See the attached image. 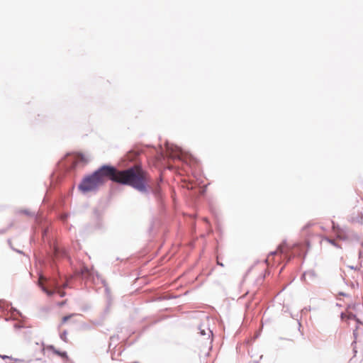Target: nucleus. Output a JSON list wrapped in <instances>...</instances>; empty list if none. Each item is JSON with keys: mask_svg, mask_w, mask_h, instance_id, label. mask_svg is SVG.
I'll return each instance as SVG.
<instances>
[{"mask_svg": "<svg viewBox=\"0 0 363 363\" xmlns=\"http://www.w3.org/2000/svg\"><path fill=\"white\" fill-rule=\"evenodd\" d=\"M0 357L3 359H10L12 361L11 363H25V361L22 359L13 358L11 356H8L5 354H0Z\"/></svg>", "mask_w": 363, "mask_h": 363, "instance_id": "nucleus-11", "label": "nucleus"}, {"mask_svg": "<svg viewBox=\"0 0 363 363\" xmlns=\"http://www.w3.org/2000/svg\"><path fill=\"white\" fill-rule=\"evenodd\" d=\"M104 288H105V292H106V297H107V302H108V303H110V302H111V290H110L108 286H107L106 287H104Z\"/></svg>", "mask_w": 363, "mask_h": 363, "instance_id": "nucleus-17", "label": "nucleus"}, {"mask_svg": "<svg viewBox=\"0 0 363 363\" xmlns=\"http://www.w3.org/2000/svg\"><path fill=\"white\" fill-rule=\"evenodd\" d=\"M14 329L15 330H20L21 328H23V325L21 323H15L14 325Z\"/></svg>", "mask_w": 363, "mask_h": 363, "instance_id": "nucleus-26", "label": "nucleus"}, {"mask_svg": "<svg viewBox=\"0 0 363 363\" xmlns=\"http://www.w3.org/2000/svg\"><path fill=\"white\" fill-rule=\"evenodd\" d=\"M349 318L354 320L356 322H359V319L357 317V315L355 314H353V313H350L349 314Z\"/></svg>", "mask_w": 363, "mask_h": 363, "instance_id": "nucleus-25", "label": "nucleus"}, {"mask_svg": "<svg viewBox=\"0 0 363 363\" xmlns=\"http://www.w3.org/2000/svg\"><path fill=\"white\" fill-rule=\"evenodd\" d=\"M105 320V315L101 316L99 319L95 320L92 321V323L95 325H102L104 321Z\"/></svg>", "mask_w": 363, "mask_h": 363, "instance_id": "nucleus-16", "label": "nucleus"}, {"mask_svg": "<svg viewBox=\"0 0 363 363\" xmlns=\"http://www.w3.org/2000/svg\"><path fill=\"white\" fill-rule=\"evenodd\" d=\"M147 173L138 164H134L125 169H119L118 184L129 186L141 193H152L157 198L161 197V189L157 186L152 187L148 185Z\"/></svg>", "mask_w": 363, "mask_h": 363, "instance_id": "nucleus-1", "label": "nucleus"}, {"mask_svg": "<svg viewBox=\"0 0 363 363\" xmlns=\"http://www.w3.org/2000/svg\"><path fill=\"white\" fill-rule=\"evenodd\" d=\"M200 333H201V335H206V333H205V331L203 330H201Z\"/></svg>", "mask_w": 363, "mask_h": 363, "instance_id": "nucleus-34", "label": "nucleus"}, {"mask_svg": "<svg viewBox=\"0 0 363 363\" xmlns=\"http://www.w3.org/2000/svg\"><path fill=\"white\" fill-rule=\"evenodd\" d=\"M111 305V302H110V303H108V302H107V306L104 309L101 316H104L105 315V317H106L107 315V314L109 313V308H110Z\"/></svg>", "mask_w": 363, "mask_h": 363, "instance_id": "nucleus-20", "label": "nucleus"}, {"mask_svg": "<svg viewBox=\"0 0 363 363\" xmlns=\"http://www.w3.org/2000/svg\"><path fill=\"white\" fill-rule=\"evenodd\" d=\"M133 363H139V362H133Z\"/></svg>", "mask_w": 363, "mask_h": 363, "instance_id": "nucleus-39", "label": "nucleus"}, {"mask_svg": "<svg viewBox=\"0 0 363 363\" xmlns=\"http://www.w3.org/2000/svg\"><path fill=\"white\" fill-rule=\"evenodd\" d=\"M279 252V250H274V251H272V252L269 254V255H277V252Z\"/></svg>", "mask_w": 363, "mask_h": 363, "instance_id": "nucleus-29", "label": "nucleus"}, {"mask_svg": "<svg viewBox=\"0 0 363 363\" xmlns=\"http://www.w3.org/2000/svg\"><path fill=\"white\" fill-rule=\"evenodd\" d=\"M42 239L43 242H47L49 249L47 250V255L50 259V267L54 269L55 260L60 258H69L65 249L60 247L55 242L48 237V229L43 228Z\"/></svg>", "mask_w": 363, "mask_h": 363, "instance_id": "nucleus-2", "label": "nucleus"}, {"mask_svg": "<svg viewBox=\"0 0 363 363\" xmlns=\"http://www.w3.org/2000/svg\"><path fill=\"white\" fill-rule=\"evenodd\" d=\"M74 314H69L67 315H65L62 318V323H66L68 320H69Z\"/></svg>", "mask_w": 363, "mask_h": 363, "instance_id": "nucleus-22", "label": "nucleus"}, {"mask_svg": "<svg viewBox=\"0 0 363 363\" xmlns=\"http://www.w3.org/2000/svg\"><path fill=\"white\" fill-rule=\"evenodd\" d=\"M96 274L92 269H90L87 266L82 265L79 269L77 271V274L83 279L88 281H94V274Z\"/></svg>", "mask_w": 363, "mask_h": 363, "instance_id": "nucleus-8", "label": "nucleus"}, {"mask_svg": "<svg viewBox=\"0 0 363 363\" xmlns=\"http://www.w3.org/2000/svg\"><path fill=\"white\" fill-rule=\"evenodd\" d=\"M343 315H344V314L342 313H341V318H343Z\"/></svg>", "mask_w": 363, "mask_h": 363, "instance_id": "nucleus-38", "label": "nucleus"}, {"mask_svg": "<svg viewBox=\"0 0 363 363\" xmlns=\"http://www.w3.org/2000/svg\"><path fill=\"white\" fill-rule=\"evenodd\" d=\"M357 326H358V328L359 327V325H362L363 326V323L360 320H359V322H357Z\"/></svg>", "mask_w": 363, "mask_h": 363, "instance_id": "nucleus-31", "label": "nucleus"}, {"mask_svg": "<svg viewBox=\"0 0 363 363\" xmlns=\"http://www.w3.org/2000/svg\"><path fill=\"white\" fill-rule=\"evenodd\" d=\"M167 157L173 160H182L183 156V150L177 145L167 144Z\"/></svg>", "mask_w": 363, "mask_h": 363, "instance_id": "nucleus-7", "label": "nucleus"}, {"mask_svg": "<svg viewBox=\"0 0 363 363\" xmlns=\"http://www.w3.org/2000/svg\"><path fill=\"white\" fill-rule=\"evenodd\" d=\"M102 185L99 182L94 172L85 175L78 185V189L80 192L85 194L89 192L98 191Z\"/></svg>", "mask_w": 363, "mask_h": 363, "instance_id": "nucleus-5", "label": "nucleus"}, {"mask_svg": "<svg viewBox=\"0 0 363 363\" xmlns=\"http://www.w3.org/2000/svg\"><path fill=\"white\" fill-rule=\"evenodd\" d=\"M67 332L66 330H64L61 334H60V338L65 341V342H67Z\"/></svg>", "mask_w": 363, "mask_h": 363, "instance_id": "nucleus-24", "label": "nucleus"}, {"mask_svg": "<svg viewBox=\"0 0 363 363\" xmlns=\"http://www.w3.org/2000/svg\"><path fill=\"white\" fill-rule=\"evenodd\" d=\"M21 213H22L26 216H34V215H35L34 213H32L27 209L21 210Z\"/></svg>", "mask_w": 363, "mask_h": 363, "instance_id": "nucleus-21", "label": "nucleus"}, {"mask_svg": "<svg viewBox=\"0 0 363 363\" xmlns=\"http://www.w3.org/2000/svg\"><path fill=\"white\" fill-rule=\"evenodd\" d=\"M94 213L95 215V216L99 218V216H100V213H99V211L98 209H94Z\"/></svg>", "mask_w": 363, "mask_h": 363, "instance_id": "nucleus-27", "label": "nucleus"}, {"mask_svg": "<svg viewBox=\"0 0 363 363\" xmlns=\"http://www.w3.org/2000/svg\"><path fill=\"white\" fill-rule=\"evenodd\" d=\"M137 155L135 152H128L126 155L125 156V161H123V162L125 164V163H128V162H130L133 160H135Z\"/></svg>", "mask_w": 363, "mask_h": 363, "instance_id": "nucleus-12", "label": "nucleus"}, {"mask_svg": "<svg viewBox=\"0 0 363 363\" xmlns=\"http://www.w3.org/2000/svg\"><path fill=\"white\" fill-rule=\"evenodd\" d=\"M310 226H311V224H310V223H307L306 225H305L302 228V230H306V229H308Z\"/></svg>", "mask_w": 363, "mask_h": 363, "instance_id": "nucleus-28", "label": "nucleus"}, {"mask_svg": "<svg viewBox=\"0 0 363 363\" xmlns=\"http://www.w3.org/2000/svg\"><path fill=\"white\" fill-rule=\"evenodd\" d=\"M349 268H350L351 269H354L356 270L357 269V267H354V266H348Z\"/></svg>", "mask_w": 363, "mask_h": 363, "instance_id": "nucleus-32", "label": "nucleus"}, {"mask_svg": "<svg viewBox=\"0 0 363 363\" xmlns=\"http://www.w3.org/2000/svg\"><path fill=\"white\" fill-rule=\"evenodd\" d=\"M325 240L331 245H333V246H335V247L337 248H340V245L335 242V240L333 239H331L330 238H326Z\"/></svg>", "mask_w": 363, "mask_h": 363, "instance_id": "nucleus-18", "label": "nucleus"}, {"mask_svg": "<svg viewBox=\"0 0 363 363\" xmlns=\"http://www.w3.org/2000/svg\"><path fill=\"white\" fill-rule=\"evenodd\" d=\"M208 332H209L208 337H210L211 335H213V333L211 330H208Z\"/></svg>", "mask_w": 363, "mask_h": 363, "instance_id": "nucleus-35", "label": "nucleus"}, {"mask_svg": "<svg viewBox=\"0 0 363 363\" xmlns=\"http://www.w3.org/2000/svg\"><path fill=\"white\" fill-rule=\"evenodd\" d=\"M48 349L50 351H52L54 354H57V356L60 357L62 359H68V355L67 352L65 351H61L57 349H56L53 345H49L48 346Z\"/></svg>", "mask_w": 363, "mask_h": 363, "instance_id": "nucleus-9", "label": "nucleus"}, {"mask_svg": "<svg viewBox=\"0 0 363 363\" xmlns=\"http://www.w3.org/2000/svg\"><path fill=\"white\" fill-rule=\"evenodd\" d=\"M339 294L341 296H346V294L344 292H340Z\"/></svg>", "mask_w": 363, "mask_h": 363, "instance_id": "nucleus-36", "label": "nucleus"}, {"mask_svg": "<svg viewBox=\"0 0 363 363\" xmlns=\"http://www.w3.org/2000/svg\"><path fill=\"white\" fill-rule=\"evenodd\" d=\"M84 161V156L82 154L72 155L67 153L60 162V167L65 172H69L75 169L79 162Z\"/></svg>", "mask_w": 363, "mask_h": 363, "instance_id": "nucleus-6", "label": "nucleus"}, {"mask_svg": "<svg viewBox=\"0 0 363 363\" xmlns=\"http://www.w3.org/2000/svg\"><path fill=\"white\" fill-rule=\"evenodd\" d=\"M60 295L61 297H63V296H65V293L64 291H61V292H60Z\"/></svg>", "mask_w": 363, "mask_h": 363, "instance_id": "nucleus-33", "label": "nucleus"}, {"mask_svg": "<svg viewBox=\"0 0 363 363\" xmlns=\"http://www.w3.org/2000/svg\"><path fill=\"white\" fill-rule=\"evenodd\" d=\"M119 340V335H112L110 337V343H109V348L112 346L113 344L116 343Z\"/></svg>", "mask_w": 363, "mask_h": 363, "instance_id": "nucleus-15", "label": "nucleus"}, {"mask_svg": "<svg viewBox=\"0 0 363 363\" xmlns=\"http://www.w3.org/2000/svg\"><path fill=\"white\" fill-rule=\"evenodd\" d=\"M11 248H12L13 250L17 252L18 253L23 254V252L21 250H16V249H15V248H13L12 247H11Z\"/></svg>", "mask_w": 363, "mask_h": 363, "instance_id": "nucleus-30", "label": "nucleus"}, {"mask_svg": "<svg viewBox=\"0 0 363 363\" xmlns=\"http://www.w3.org/2000/svg\"><path fill=\"white\" fill-rule=\"evenodd\" d=\"M38 286L40 289L47 294L48 296H52L57 292V290L60 286L63 288L67 287L66 283L62 282L60 275H53L52 277H47L43 273L39 274Z\"/></svg>", "mask_w": 363, "mask_h": 363, "instance_id": "nucleus-3", "label": "nucleus"}, {"mask_svg": "<svg viewBox=\"0 0 363 363\" xmlns=\"http://www.w3.org/2000/svg\"><path fill=\"white\" fill-rule=\"evenodd\" d=\"M308 276L310 279H313L315 277L316 274H315V272L313 271V270H310V271H308V272H305L302 276H301V279H306V277Z\"/></svg>", "mask_w": 363, "mask_h": 363, "instance_id": "nucleus-13", "label": "nucleus"}, {"mask_svg": "<svg viewBox=\"0 0 363 363\" xmlns=\"http://www.w3.org/2000/svg\"><path fill=\"white\" fill-rule=\"evenodd\" d=\"M357 329H358V326H357L356 329L353 331V336H354V340L352 342V345H354V344H356V340L357 338Z\"/></svg>", "mask_w": 363, "mask_h": 363, "instance_id": "nucleus-23", "label": "nucleus"}, {"mask_svg": "<svg viewBox=\"0 0 363 363\" xmlns=\"http://www.w3.org/2000/svg\"><path fill=\"white\" fill-rule=\"evenodd\" d=\"M218 265H220V266H222V267L223 266V264L222 262H218Z\"/></svg>", "mask_w": 363, "mask_h": 363, "instance_id": "nucleus-37", "label": "nucleus"}, {"mask_svg": "<svg viewBox=\"0 0 363 363\" xmlns=\"http://www.w3.org/2000/svg\"><path fill=\"white\" fill-rule=\"evenodd\" d=\"M9 307H11V311L12 313H16L17 314L21 315V313L19 311H18L16 308L11 306V303H7L3 300H0V309L1 310H9Z\"/></svg>", "mask_w": 363, "mask_h": 363, "instance_id": "nucleus-10", "label": "nucleus"}, {"mask_svg": "<svg viewBox=\"0 0 363 363\" xmlns=\"http://www.w3.org/2000/svg\"><path fill=\"white\" fill-rule=\"evenodd\" d=\"M96 276L97 277V278H98L99 279H100V280H101V284H103L104 287H106V286H108V284H107V282L106 281V280H105V279H103V278H102V277L99 274V273H98L97 272H96Z\"/></svg>", "mask_w": 363, "mask_h": 363, "instance_id": "nucleus-19", "label": "nucleus"}, {"mask_svg": "<svg viewBox=\"0 0 363 363\" xmlns=\"http://www.w3.org/2000/svg\"><path fill=\"white\" fill-rule=\"evenodd\" d=\"M287 242L286 240H283L282 242L278 245L277 250H279V253H284V249L287 247Z\"/></svg>", "mask_w": 363, "mask_h": 363, "instance_id": "nucleus-14", "label": "nucleus"}, {"mask_svg": "<svg viewBox=\"0 0 363 363\" xmlns=\"http://www.w3.org/2000/svg\"><path fill=\"white\" fill-rule=\"evenodd\" d=\"M119 169L111 164H104L93 172L99 179L100 184L103 186L107 181L118 184V175Z\"/></svg>", "mask_w": 363, "mask_h": 363, "instance_id": "nucleus-4", "label": "nucleus"}]
</instances>
